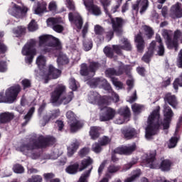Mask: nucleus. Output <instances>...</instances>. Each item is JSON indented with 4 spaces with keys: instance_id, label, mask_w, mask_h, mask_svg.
I'll return each instance as SVG.
<instances>
[{
    "instance_id": "nucleus-1",
    "label": "nucleus",
    "mask_w": 182,
    "mask_h": 182,
    "mask_svg": "<svg viewBox=\"0 0 182 182\" xmlns=\"http://www.w3.org/2000/svg\"><path fill=\"white\" fill-rule=\"evenodd\" d=\"M160 107H157V108L154 110L151 114L148 117L147 121V127L146 128V134L145 136L147 140H150L152 136L154 134H157V132L159 131V128L160 127L164 130H166L170 127V122H171V118L173 116V110L171 108L167 105H164V122L161 125H159V122L160 120Z\"/></svg>"
},
{
    "instance_id": "nucleus-2",
    "label": "nucleus",
    "mask_w": 182,
    "mask_h": 182,
    "mask_svg": "<svg viewBox=\"0 0 182 182\" xmlns=\"http://www.w3.org/2000/svg\"><path fill=\"white\" fill-rule=\"evenodd\" d=\"M39 46L42 48L43 53L52 52L53 48L57 49H62V43L59 38H56L52 36H41L39 37Z\"/></svg>"
},
{
    "instance_id": "nucleus-3",
    "label": "nucleus",
    "mask_w": 182,
    "mask_h": 182,
    "mask_svg": "<svg viewBox=\"0 0 182 182\" xmlns=\"http://www.w3.org/2000/svg\"><path fill=\"white\" fill-rule=\"evenodd\" d=\"M101 5H102L104 11L107 15L110 18L112 23V28L117 35H122L123 31L122 26L123 25V20L120 18H112L110 14H109V6L112 4V0H100Z\"/></svg>"
},
{
    "instance_id": "nucleus-4",
    "label": "nucleus",
    "mask_w": 182,
    "mask_h": 182,
    "mask_svg": "<svg viewBox=\"0 0 182 182\" xmlns=\"http://www.w3.org/2000/svg\"><path fill=\"white\" fill-rule=\"evenodd\" d=\"M55 139L53 137L43 139V137H41L38 144H36L35 141H32L30 144H22L17 148L18 151H21L22 153H28L31 150H33V149H39V147H43V143H48V144H53L55 143Z\"/></svg>"
},
{
    "instance_id": "nucleus-5",
    "label": "nucleus",
    "mask_w": 182,
    "mask_h": 182,
    "mask_svg": "<svg viewBox=\"0 0 182 182\" xmlns=\"http://www.w3.org/2000/svg\"><path fill=\"white\" fill-rule=\"evenodd\" d=\"M35 46H36V41L32 39L30 40L23 48L21 53L24 56H27L26 58V63H32L33 56L36 55V49H35Z\"/></svg>"
},
{
    "instance_id": "nucleus-6",
    "label": "nucleus",
    "mask_w": 182,
    "mask_h": 182,
    "mask_svg": "<svg viewBox=\"0 0 182 182\" xmlns=\"http://www.w3.org/2000/svg\"><path fill=\"white\" fill-rule=\"evenodd\" d=\"M92 163H93V160L88 157L81 161L80 166L79 164L75 163L73 165L68 166L66 168L65 171L66 173H68V174H76V173H77V170H79V171H83V170L87 168L88 166H90Z\"/></svg>"
},
{
    "instance_id": "nucleus-7",
    "label": "nucleus",
    "mask_w": 182,
    "mask_h": 182,
    "mask_svg": "<svg viewBox=\"0 0 182 182\" xmlns=\"http://www.w3.org/2000/svg\"><path fill=\"white\" fill-rule=\"evenodd\" d=\"M125 67L124 65H120L119 70L115 71L113 68H109L106 70V75L109 77H111V80L115 86V87H117L118 89H122L123 87V83L122 82L117 80V78L113 77V76H120V75H123V72L124 71Z\"/></svg>"
},
{
    "instance_id": "nucleus-8",
    "label": "nucleus",
    "mask_w": 182,
    "mask_h": 182,
    "mask_svg": "<svg viewBox=\"0 0 182 182\" xmlns=\"http://www.w3.org/2000/svg\"><path fill=\"white\" fill-rule=\"evenodd\" d=\"M107 99V97H106L102 98L97 92H90L87 97L89 103H91V105H98L100 107H102V105L105 106V105H110V102L106 101Z\"/></svg>"
},
{
    "instance_id": "nucleus-9",
    "label": "nucleus",
    "mask_w": 182,
    "mask_h": 182,
    "mask_svg": "<svg viewBox=\"0 0 182 182\" xmlns=\"http://www.w3.org/2000/svg\"><path fill=\"white\" fill-rule=\"evenodd\" d=\"M45 109V105H42L38 109V113L40 114L39 120H40V124L41 126H46L47 123H49L50 120H53L59 116L60 111L59 109H56L55 111L53 112L52 113L49 114H43L41 115V113H42V111Z\"/></svg>"
},
{
    "instance_id": "nucleus-10",
    "label": "nucleus",
    "mask_w": 182,
    "mask_h": 182,
    "mask_svg": "<svg viewBox=\"0 0 182 182\" xmlns=\"http://www.w3.org/2000/svg\"><path fill=\"white\" fill-rule=\"evenodd\" d=\"M19 92H21V86H19V85H16L8 88L6 90V94H5L6 102L14 103V102L16 100V97H18V95H19Z\"/></svg>"
},
{
    "instance_id": "nucleus-11",
    "label": "nucleus",
    "mask_w": 182,
    "mask_h": 182,
    "mask_svg": "<svg viewBox=\"0 0 182 182\" xmlns=\"http://www.w3.org/2000/svg\"><path fill=\"white\" fill-rule=\"evenodd\" d=\"M65 93H66V86L62 84L57 85L50 94L51 103H56L58 105Z\"/></svg>"
},
{
    "instance_id": "nucleus-12",
    "label": "nucleus",
    "mask_w": 182,
    "mask_h": 182,
    "mask_svg": "<svg viewBox=\"0 0 182 182\" xmlns=\"http://www.w3.org/2000/svg\"><path fill=\"white\" fill-rule=\"evenodd\" d=\"M28 12V8L25 6H19L18 4L11 3L9 8V14L15 18H22L25 14Z\"/></svg>"
},
{
    "instance_id": "nucleus-13",
    "label": "nucleus",
    "mask_w": 182,
    "mask_h": 182,
    "mask_svg": "<svg viewBox=\"0 0 182 182\" xmlns=\"http://www.w3.org/2000/svg\"><path fill=\"white\" fill-rule=\"evenodd\" d=\"M66 117L69 119L68 123L70 124V130L73 133L77 132L79 129H82V127H83V124L76 119V117L73 112L68 111L66 114Z\"/></svg>"
},
{
    "instance_id": "nucleus-14",
    "label": "nucleus",
    "mask_w": 182,
    "mask_h": 182,
    "mask_svg": "<svg viewBox=\"0 0 182 182\" xmlns=\"http://www.w3.org/2000/svg\"><path fill=\"white\" fill-rule=\"evenodd\" d=\"M46 23L48 26H53L52 28L55 32H57L58 33H62V32H63L64 27L62 26V23H63L62 18L51 17L46 21Z\"/></svg>"
},
{
    "instance_id": "nucleus-15",
    "label": "nucleus",
    "mask_w": 182,
    "mask_h": 182,
    "mask_svg": "<svg viewBox=\"0 0 182 182\" xmlns=\"http://www.w3.org/2000/svg\"><path fill=\"white\" fill-rule=\"evenodd\" d=\"M98 68L99 64L97 63H91L89 69H87V65H86V64H82L80 74L82 76H95V72H96Z\"/></svg>"
},
{
    "instance_id": "nucleus-16",
    "label": "nucleus",
    "mask_w": 182,
    "mask_h": 182,
    "mask_svg": "<svg viewBox=\"0 0 182 182\" xmlns=\"http://www.w3.org/2000/svg\"><path fill=\"white\" fill-rule=\"evenodd\" d=\"M87 83L90 87H97L99 86V87H104L105 90H112V87L105 78L92 79Z\"/></svg>"
},
{
    "instance_id": "nucleus-17",
    "label": "nucleus",
    "mask_w": 182,
    "mask_h": 182,
    "mask_svg": "<svg viewBox=\"0 0 182 182\" xmlns=\"http://www.w3.org/2000/svg\"><path fill=\"white\" fill-rule=\"evenodd\" d=\"M100 109L104 112V113L100 117V120L101 122H107L114 119V116H116V110L109 107L102 108V106L100 107Z\"/></svg>"
},
{
    "instance_id": "nucleus-18",
    "label": "nucleus",
    "mask_w": 182,
    "mask_h": 182,
    "mask_svg": "<svg viewBox=\"0 0 182 182\" xmlns=\"http://www.w3.org/2000/svg\"><path fill=\"white\" fill-rule=\"evenodd\" d=\"M161 35L163 38L166 40V43L168 49H173V48H174L175 50H177V42H173V40H171L173 31L164 29L162 30Z\"/></svg>"
},
{
    "instance_id": "nucleus-19",
    "label": "nucleus",
    "mask_w": 182,
    "mask_h": 182,
    "mask_svg": "<svg viewBox=\"0 0 182 182\" xmlns=\"http://www.w3.org/2000/svg\"><path fill=\"white\" fill-rule=\"evenodd\" d=\"M62 72L55 68L53 65H49L48 70L45 71L43 75L44 79H58L60 76Z\"/></svg>"
},
{
    "instance_id": "nucleus-20",
    "label": "nucleus",
    "mask_w": 182,
    "mask_h": 182,
    "mask_svg": "<svg viewBox=\"0 0 182 182\" xmlns=\"http://www.w3.org/2000/svg\"><path fill=\"white\" fill-rule=\"evenodd\" d=\"M68 19L70 23L75 25L77 29H82L83 19H82V16H80L79 13H70L68 14Z\"/></svg>"
},
{
    "instance_id": "nucleus-21",
    "label": "nucleus",
    "mask_w": 182,
    "mask_h": 182,
    "mask_svg": "<svg viewBox=\"0 0 182 182\" xmlns=\"http://www.w3.org/2000/svg\"><path fill=\"white\" fill-rule=\"evenodd\" d=\"M83 2L87 11H89V12H92L93 15L99 16V15L102 14L100 8L93 4V0H83Z\"/></svg>"
},
{
    "instance_id": "nucleus-22",
    "label": "nucleus",
    "mask_w": 182,
    "mask_h": 182,
    "mask_svg": "<svg viewBox=\"0 0 182 182\" xmlns=\"http://www.w3.org/2000/svg\"><path fill=\"white\" fill-rule=\"evenodd\" d=\"M147 8H149V0L137 1L136 3L132 6V9L134 11H136V12H139V9H140L139 12L141 14L146 12Z\"/></svg>"
},
{
    "instance_id": "nucleus-23",
    "label": "nucleus",
    "mask_w": 182,
    "mask_h": 182,
    "mask_svg": "<svg viewBox=\"0 0 182 182\" xmlns=\"http://www.w3.org/2000/svg\"><path fill=\"white\" fill-rule=\"evenodd\" d=\"M136 150V144H133L132 145H129L127 146H122L117 148L114 152L115 154H132L133 151Z\"/></svg>"
},
{
    "instance_id": "nucleus-24",
    "label": "nucleus",
    "mask_w": 182,
    "mask_h": 182,
    "mask_svg": "<svg viewBox=\"0 0 182 182\" xmlns=\"http://www.w3.org/2000/svg\"><path fill=\"white\" fill-rule=\"evenodd\" d=\"M119 113L122 114L123 117H121L119 119H117L114 122L116 124H123L124 123V119L123 117H124L125 120L126 119H129L130 117V109H129V107H126L125 108H121L119 110Z\"/></svg>"
},
{
    "instance_id": "nucleus-25",
    "label": "nucleus",
    "mask_w": 182,
    "mask_h": 182,
    "mask_svg": "<svg viewBox=\"0 0 182 182\" xmlns=\"http://www.w3.org/2000/svg\"><path fill=\"white\" fill-rule=\"evenodd\" d=\"M171 16L172 18H181L182 16V9H181V4L176 3L173 6H172L171 9Z\"/></svg>"
},
{
    "instance_id": "nucleus-26",
    "label": "nucleus",
    "mask_w": 182,
    "mask_h": 182,
    "mask_svg": "<svg viewBox=\"0 0 182 182\" xmlns=\"http://www.w3.org/2000/svg\"><path fill=\"white\" fill-rule=\"evenodd\" d=\"M145 166L149 167V168H157L159 164L156 161L154 155H149L144 161Z\"/></svg>"
},
{
    "instance_id": "nucleus-27",
    "label": "nucleus",
    "mask_w": 182,
    "mask_h": 182,
    "mask_svg": "<svg viewBox=\"0 0 182 182\" xmlns=\"http://www.w3.org/2000/svg\"><path fill=\"white\" fill-rule=\"evenodd\" d=\"M156 47V42L152 41L149 48L148 52L143 56L142 60L144 62L149 63L150 62V58L153 56V53L154 51V48Z\"/></svg>"
},
{
    "instance_id": "nucleus-28",
    "label": "nucleus",
    "mask_w": 182,
    "mask_h": 182,
    "mask_svg": "<svg viewBox=\"0 0 182 182\" xmlns=\"http://www.w3.org/2000/svg\"><path fill=\"white\" fill-rule=\"evenodd\" d=\"M123 43L124 46L123 48L120 47L119 46H113L114 50L116 51V53L120 55L122 53V49H124L125 50H132V45L127 39L124 38Z\"/></svg>"
},
{
    "instance_id": "nucleus-29",
    "label": "nucleus",
    "mask_w": 182,
    "mask_h": 182,
    "mask_svg": "<svg viewBox=\"0 0 182 182\" xmlns=\"http://www.w3.org/2000/svg\"><path fill=\"white\" fill-rule=\"evenodd\" d=\"M79 146H80V144L77 141H74L72 142L68 146V157H72L75 153H76V151L79 149Z\"/></svg>"
},
{
    "instance_id": "nucleus-30",
    "label": "nucleus",
    "mask_w": 182,
    "mask_h": 182,
    "mask_svg": "<svg viewBox=\"0 0 182 182\" xmlns=\"http://www.w3.org/2000/svg\"><path fill=\"white\" fill-rule=\"evenodd\" d=\"M165 103H168L170 106L173 107V109H176L177 107V99H176V96L172 95L170 93H168L165 95L164 97Z\"/></svg>"
},
{
    "instance_id": "nucleus-31",
    "label": "nucleus",
    "mask_w": 182,
    "mask_h": 182,
    "mask_svg": "<svg viewBox=\"0 0 182 182\" xmlns=\"http://www.w3.org/2000/svg\"><path fill=\"white\" fill-rule=\"evenodd\" d=\"M15 117L12 112H4L0 114V123H8Z\"/></svg>"
},
{
    "instance_id": "nucleus-32",
    "label": "nucleus",
    "mask_w": 182,
    "mask_h": 182,
    "mask_svg": "<svg viewBox=\"0 0 182 182\" xmlns=\"http://www.w3.org/2000/svg\"><path fill=\"white\" fill-rule=\"evenodd\" d=\"M135 42L139 52H142L143 49H144V40H143L141 33H138L135 36Z\"/></svg>"
},
{
    "instance_id": "nucleus-33",
    "label": "nucleus",
    "mask_w": 182,
    "mask_h": 182,
    "mask_svg": "<svg viewBox=\"0 0 182 182\" xmlns=\"http://www.w3.org/2000/svg\"><path fill=\"white\" fill-rule=\"evenodd\" d=\"M73 99V92H70L68 95H63L60 99L57 105H68V103H70L72 100Z\"/></svg>"
},
{
    "instance_id": "nucleus-34",
    "label": "nucleus",
    "mask_w": 182,
    "mask_h": 182,
    "mask_svg": "<svg viewBox=\"0 0 182 182\" xmlns=\"http://www.w3.org/2000/svg\"><path fill=\"white\" fill-rule=\"evenodd\" d=\"M46 2L43 1L41 3H38L37 8L34 10V12L36 15H41L45 12H48L46 9Z\"/></svg>"
},
{
    "instance_id": "nucleus-35",
    "label": "nucleus",
    "mask_w": 182,
    "mask_h": 182,
    "mask_svg": "<svg viewBox=\"0 0 182 182\" xmlns=\"http://www.w3.org/2000/svg\"><path fill=\"white\" fill-rule=\"evenodd\" d=\"M100 128L97 127H92L90 131V135L91 136V139L92 140H96V139L99 138V136H100Z\"/></svg>"
},
{
    "instance_id": "nucleus-36",
    "label": "nucleus",
    "mask_w": 182,
    "mask_h": 182,
    "mask_svg": "<svg viewBox=\"0 0 182 182\" xmlns=\"http://www.w3.org/2000/svg\"><path fill=\"white\" fill-rule=\"evenodd\" d=\"M171 167V161L168 159H164L161 162L160 168L162 171H168Z\"/></svg>"
},
{
    "instance_id": "nucleus-37",
    "label": "nucleus",
    "mask_w": 182,
    "mask_h": 182,
    "mask_svg": "<svg viewBox=\"0 0 182 182\" xmlns=\"http://www.w3.org/2000/svg\"><path fill=\"white\" fill-rule=\"evenodd\" d=\"M124 136L126 137V139H132V137L137 136V132L134 128H128L124 131Z\"/></svg>"
},
{
    "instance_id": "nucleus-38",
    "label": "nucleus",
    "mask_w": 182,
    "mask_h": 182,
    "mask_svg": "<svg viewBox=\"0 0 182 182\" xmlns=\"http://www.w3.org/2000/svg\"><path fill=\"white\" fill-rule=\"evenodd\" d=\"M156 40L159 43V49H158V55L159 56H163L164 55V46L161 43V37L160 35L156 36Z\"/></svg>"
},
{
    "instance_id": "nucleus-39",
    "label": "nucleus",
    "mask_w": 182,
    "mask_h": 182,
    "mask_svg": "<svg viewBox=\"0 0 182 182\" xmlns=\"http://www.w3.org/2000/svg\"><path fill=\"white\" fill-rule=\"evenodd\" d=\"M92 168H90L89 170L82 173L77 182H88L87 180L89 177H90V173H92Z\"/></svg>"
},
{
    "instance_id": "nucleus-40",
    "label": "nucleus",
    "mask_w": 182,
    "mask_h": 182,
    "mask_svg": "<svg viewBox=\"0 0 182 182\" xmlns=\"http://www.w3.org/2000/svg\"><path fill=\"white\" fill-rule=\"evenodd\" d=\"M140 174H141V171L140 170H136L133 172V174L131 177L127 178L124 182H133L137 177H140Z\"/></svg>"
},
{
    "instance_id": "nucleus-41",
    "label": "nucleus",
    "mask_w": 182,
    "mask_h": 182,
    "mask_svg": "<svg viewBox=\"0 0 182 182\" xmlns=\"http://www.w3.org/2000/svg\"><path fill=\"white\" fill-rule=\"evenodd\" d=\"M36 63L40 69L43 68V66L46 65V58L42 55H40L38 57H37Z\"/></svg>"
},
{
    "instance_id": "nucleus-42",
    "label": "nucleus",
    "mask_w": 182,
    "mask_h": 182,
    "mask_svg": "<svg viewBox=\"0 0 182 182\" xmlns=\"http://www.w3.org/2000/svg\"><path fill=\"white\" fill-rule=\"evenodd\" d=\"M57 62L58 65H66V63H69V59L64 54H60L58 58Z\"/></svg>"
},
{
    "instance_id": "nucleus-43",
    "label": "nucleus",
    "mask_w": 182,
    "mask_h": 182,
    "mask_svg": "<svg viewBox=\"0 0 182 182\" xmlns=\"http://www.w3.org/2000/svg\"><path fill=\"white\" fill-rule=\"evenodd\" d=\"M144 31L145 32L146 36H147L148 39H150L153 35H154V31L153 29L147 26H144Z\"/></svg>"
},
{
    "instance_id": "nucleus-44",
    "label": "nucleus",
    "mask_w": 182,
    "mask_h": 182,
    "mask_svg": "<svg viewBox=\"0 0 182 182\" xmlns=\"http://www.w3.org/2000/svg\"><path fill=\"white\" fill-rule=\"evenodd\" d=\"M13 171H14V173H16L17 174H21V173H23L25 171V169L21 165L16 164L13 166Z\"/></svg>"
},
{
    "instance_id": "nucleus-45",
    "label": "nucleus",
    "mask_w": 182,
    "mask_h": 182,
    "mask_svg": "<svg viewBox=\"0 0 182 182\" xmlns=\"http://www.w3.org/2000/svg\"><path fill=\"white\" fill-rule=\"evenodd\" d=\"M177 141H178V137L171 138L168 144V149H174L177 146Z\"/></svg>"
},
{
    "instance_id": "nucleus-46",
    "label": "nucleus",
    "mask_w": 182,
    "mask_h": 182,
    "mask_svg": "<svg viewBox=\"0 0 182 182\" xmlns=\"http://www.w3.org/2000/svg\"><path fill=\"white\" fill-rule=\"evenodd\" d=\"M107 99L105 100V102H110L109 105H111L112 102H114V103H117V102L119 101V95L114 92H112V98L105 97Z\"/></svg>"
},
{
    "instance_id": "nucleus-47",
    "label": "nucleus",
    "mask_w": 182,
    "mask_h": 182,
    "mask_svg": "<svg viewBox=\"0 0 182 182\" xmlns=\"http://www.w3.org/2000/svg\"><path fill=\"white\" fill-rule=\"evenodd\" d=\"M132 109L134 112V113H135V114H137L139 113H140V112H141V110H143L144 107L143 106L138 105V104H134L132 106Z\"/></svg>"
},
{
    "instance_id": "nucleus-48",
    "label": "nucleus",
    "mask_w": 182,
    "mask_h": 182,
    "mask_svg": "<svg viewBox=\"0 0 182 182\" xmlns=\"http://www.w3.org/2000/svg\"><path fill=\"white\" fill-rule=\"evenodd\" d=\"M65 5L70 11H75V9H76L73 0H65Z\"/></svg>"
},
{
    "instance_id": "nucleus-49",
    "label": "nucleus",
    "mask_w": 182,
    "mask_h": 182,
    "mask_svg": "<svg viewBox=\"0 0 182 182\" xmlns=\"http://www.w3.org/2000/svg\"><path fill=\"white\" fill-rule=\"evenodd\" d=\"M28 29L30 32H34V31L38 29V25L34 20H32L31 22L28 24Z\"/></svg>"
},
{
    "instance_id": "nucleus-50",
    "label": "nucleus",
    "mask_w": 182,
    "mask_h": 182,
    "mask_svg": "<svg viewBox=\"0 0 182 182\" xmlns=\"http://www.w3.org/2000/svg\"><path fill=\"white\" fill-rule=\"evenodd\" d=\"M119 170H120V166H116L114 165H110L108 168H107V172L108 173H117V171H119Z\"/></svg>"
},
{
    "instance_id": "nucleus-51",
    "label": "nucleus",
    "mask_w": 182,
    "mask_h": 182,
    "mask_svg": "<svg viewBox=\"0 0 182 182\" xmlns=\"http://www.w3.org/2000/svg\"><path fill=\"white\" fill-rule=\"evenodd\" d=\"M35 112V108L31 107L27 114L24 117V119L26 120V122L28 123L29 120H31V117H32V115L33 114V112Z\"/></svg>"
},
{
    "instance_id": "nucleus-52",
    "label": "nucleus",
    "mask_w": 182,
    "mask_h": 182,
    "mask_svg": "<svg viewBox=\"0 0 182 182\" xmlns=\"http://www.w3.org/2000/svg\"><path fill=\"white\" fill-rule=\"evenodd\" d=\"M177 85H178V86H182V73H181L179 78H177L176 80H175V81L173 82V87H174V89H176V90H177V89H178V86H177Z\"/></svg>"
},
{
    "instance_id": "nucleus-53",
    "label": "nucleus",
    "mask_w": 182,
    "mask_h": 182,
    "mask_svg": "<svg viewBox=\"0 0 182 182\" xmlns=\"http://www.w3.org/2000/svg\"><path fill=\"white\" fill-rule=\"evenodd\" d=\"M89 151H90V149H89V148L87 147L82 148L78 152L79 156L85 157V156H87V154H89Z\"/></svg>"
},
{
    "instance_id": "nucleus-54",
    "label": "nucleus",
    "mask_w": 182,
    "mask_h": 182,
    "mask_svg": "<svg viewBox=\"0 0 182 182\" xmlns=\"http://www.w3.org/2000/svg\"><path fill=\"white\" fill-rule=\"evenodd\" d=\"M101 146L102 145L98 143H95L92 144V151H94L95 153H100V151H102Z\"/></svg>"
},
{
    "instance_id": "nucleus-55",
    "label": "nucleus",
    "mask_w": 182,
    "mask_h": 182,
    "mask_svg": "<svg viewBox=\"0 0 182 182\" xmlns=\"http://www.w3.org/2000/svg\"><path fill=\"white\" fill-rule=\"evenodd\" d=\"M94 31L96 35H102L103 32H105L103 28H102V26H100V25L95 26Z\"/></svg>"
},
{
    "instance_id": "nucleus-56",
    "label": "nucleus",
    "mask_w": 182,
    "mask_h": 182,
    "mask_svg": "<svg viewBox=\"0 0 182 182\" xmlns=\"http://www.w3.org/2000/svg\"><path fill=\"white\" fill-rule=\"evenodd\" d=\"M27 182H42V176L39 175L32 176V178L28 179Z\"/></svg>"
},
{
    "instance_id": "nucleus-57",
    "label": "nucleus",
    "mask_w": 182,
    "mask_h": 182,
    "mask_svg": "<svg viewBox=\"0 0 182 182\" xmlns=\"http://www.w3.org/2000/svg\"><path fill=\"white\" fill-rule=\"evenodd\" d=\"M6 70H8L6 63L4 61L0 62V72L4 73V72H6Z\"/></svg>"
},
{
    "instance_id": "nucleus-58",
    "label": "nucleus",
    "mask_w": 182,
    "mask_h": 182,
    "mask_svg": "<svg viewBox=\"0 0 182 182\" xmlns=\"http://www.w3.org/2000/svg\"><path fill=\"white\" fill-rule=\"evenodd\" d=\"M104 53H105V55L108 56V58L113 57V53L112 52V49L109 47H105L104 48Z\"/></svg>"
},
{
    "instance_id": "nucleus-59",
    "label": "nucleus",
    "mask_w": 182,
    "mask_h": 182,
    "mask_svg": "<svg viewBox=\"0 0 182 182\" xmlns=\"http://www.w3.org/2000/svg\"><path fill=\"white\" fill-rule=\"evenodd\" d=\"M70 87L72 90H76L77 89V85H76V80L74 78L70 80Z\"/></svg>"
},
{
    "instance_id": "nucleus-60",
    "label": "nucleus",
    "mask_w": 182,
    "mask_h": 182,
    "mask_svg": "<svg viewBox=\"0 0 182 182\" xmlns=\"http://www.w3.org/2000/svg\"><path fill=\"white\" fill-rule=\"evenodd\" d=\"M48 9L49 11H56L58 9V5H56V2L51 1L48 4Z\"/></svg>"
},
{
    "instance_id": "nucleus-61",
    "label": "nucleus",
    "mask_w": 182,
    "mask_h": 182,
    "mask_svg": "<svg viewBox=\"0 0 182 182\" xmlns=\"http://www.w3.org/2000/svg\"><path fill=\"white\" fill-rule=\"evenodd\" d=\"M110 141H111V139L109 137L103 136L100 141V144L101 146H106V144H109Z\"/></svg>"
},
{
    "instance_id": "nucleus-62",
    "label": "nucleus",
    "mask_w": 182,
    "mask_h": 182,
    "mask_svg": "<svg viewBox=\"0 0 182 182\" xmlns=\"http://www.w3.org/2000/svg\"><path fill=\"white\" fill-rule=\"evenodd\" d=\"M177 66L178 68H182V49L180 50V53L178 56Z\"/></svg>"
},
{
    "instance_id": "nucleus-63",
    "label": "nucleus",
    "mask_w": 182,
    "mask_h": 182,
    "mask_svg": "<svg viewBox=\"0 0 182 182\" xmlns=\"http://www.w3.org/2000/svg\"><path fill=\"white\" fill-rule=\"evenodd\" d=\"M93 46V44L92 43V41L85 42L84 43V48L85 50H90L92 49V47Z\"/></svg>"
},
{
    "instance_id": "nucleus-64",
    "label": "nucleus",
    "mask_w": 182,
    "mask_h": 182,
    "mask_svg": "<svg viewBox=\"0 0 182 182\" xmlns=\"http://www.w3.org/2000/svg\"><path fill=\"white\" fill-rule=\"evenodd\" d=\"M22 85L24 89H26V87H31V81L28 79H24L22 80Z\"/></svg>"
}]
</instances>
